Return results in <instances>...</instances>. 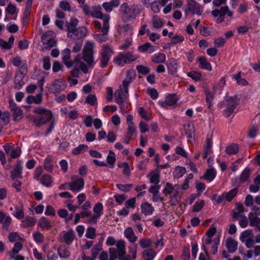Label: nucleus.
<instances>
[{
	"mask_svg": "<svg viewBox=\"0 0 260 260\" xmlns=\"http://www.w3.org/2000/svg\"><path fill=\"white\" fill-rule=\"evenodd\" d=\"M22 248V244L20 242H16L14 247L13 248L12 251L10 252L9 255L10 258L14 259L15 258L14 255L17 254L19 251Z\"/></svg>",
	"mask_w": 260,
	"mask_h": 260,
	"instance_id": "33",
	"label": "nucleus"
},
{
	"mask_svg": "<svg viewBox=\"0 0 260 260\" xmlns=\"http://www.w3.org/2000/svg\"><path fill=\"white\" fill-rule=\"evenodd\" d=\"M204 203V200H201L200 202H196L192 208V212H197L200 211L203 208Z\"/></svg>",
	"mask_w": 260,
	"mask_h": 260,
	"instance_id": "61",
	"label": "nucleus"
},
{
	"mask_svg": "<svg viewBox=\"0 0 260 260\" xmlns=\"http://www.w3.org/2000/svg\"><path fill=\"white\" fill-rule=\"evenodd\" d=\"M66 86L61 80H55L49 87V91L50 93H55L63 90Z\"/></svg>",
	"mask_w": 260,
	"mask_h": 260,
	"instance_id": "11",
	"label": "nucleus"
},
{
	"mask_svg": "<svg viewBox=\"0 0 260 260\" xmlns=\"http://www.w3.org/2000/svg\"><path fill=\"white\" fill-rule=\"evenodd\" d=\"M121 15L122 20L126 22L132 19V11L131 6L129 7L127 3H124L121 5L119 9Z\"/></svg>",
	"mask_w": 260,
	"mask_h": 260,
	"instance_id": "10",
	"label": "nucleus"
},
{
	"mask_svg": "<svg viewBox=\"0 0 260 260\" xmlns=\"http://www.w3.org/2000/svg\"><path fill=\"white\" fill-rule=\"evenodd\" d=\"M167 68L169 74H173L177 71V62L174 58H171L167 62Z\"/></svg>",
	"mask_w": 260,
	"mask_h": 260,
	"instance_id": "19",
	"label": "nucleus"
},
{
	"mask_svg": "<svg viewBox=\"0 0 260 260\" xmlns=\"http://www.w3.org/2000/svg\"><path fill=\"white\" fill-rule=\"evenodd\" d=\"M237 207L232 210V219L233 221H235L236 220H239L242 218V217L245 215L243 214L244 211V208L242 204L237 203H236Z\"/></svg>",
	"mask_w": 260,
	"mask_h": 260,
	"instance_id": "12",
	"label": "nucleus"
},
{
	"mask_svg": "<svg viewBox=\"0 0 260 260\" xmlns=\"http://www.w3.org/2000/svg\"><path fill=\"white\" fill-rule=\"evenodd\" d=\"M250 174V170L248 168H245L240 175L238 186L246 182L249 177Z\"/></svg>",
	"mask_w": 260,
	"mask_h": 260,
	"instance_id": "25",
	"label": "nucleus"
},
{
	"mask_svg": "<svg viewBox=\"0 0 260 260\" xmlns=\"http://www.w3.org/2000/svg\"><path fill=\"white\" fill-rule=\"evenodd\" d=\"M88 149V146L86 145L81 144L73 150V153L75 155H78Z\"/></svg>",
	"mask_w": 260,
	"mask_h": 260,
	"instance_id": "53",
	"label": "nucleus"
},
{
	"mask_svg": "<svg viewBox=\"0 0 260 260\" xmlns=\"http://www.w3.org/2000/svg\"><path fill=\"white\" fill-rule=\"evenodd\" d=\"M101 7H93L94 11L91 12L90 15L93 17L102 19L103 21V26L102 29V32L104 33V34H107L109 30V17L108 16H103V14L100 11L101 9Z\"/></svg>",
	"mask_w": 260,
	"mask_h": 260,
	"instance_id": "5",
	"label": "nucleus"
},
{
	"mask_svg": "<svg viewBox=\"0 0 260 260\" xmlns=\"http://www.w3.org/2000/svg\"><path fill=\"white\" fill-rule=\"evenodd\" d=\"M178 101L176 94H171L168 95L165 102H159L161 107L168 109V107L175 105Z\"/></svg>",
	"mask_w": 260,
	"mask_h": 260,
	"instance_id": "13",
	"label": "nucleus"
},
{
	"mask_svg": "<svg viewBox=\"0 0 260 260\" xmlns=\"http://www.w3.org/2000/svg\"><path fill=\"white\" fill-rule=\"evenodd\" d=\"M124 234L131 243L135 242L137 240V237L135 236L134 231L131 227H128L124 230Z\"/></svg>",
	"mask_w": 260,
	"mask_h": 260,
	"instance_id": "20",
	"label": "nucleus"
},
{
	"mask_svg": "<svg viewBox=\"0 0 260 260\" xmlns=\"http://www.w3.org/2000/svg\"><path fill=\"white\" fill-rule=\"evenodd\" d=\"M241 72L240 71L237 75H233V78L237 81L238 84L242 86H245L248 84V82L244 78L241 77Z\"/></svg>",
	"mask_w": 260,
	"mask_h": 260,
	"instance_id": "48",
	"label": "nucleus"
},
{
	"mask_svg": "<svg viewBox=\"0 0 260 260\" xmlns=\"http://www.w3.org/2000/svg\"><path fill=\"white\" fill-rule=\"evenodd\" d=\"M85 236L87 238L94 239L96 236L95 228L92 227L88 228L86 230Z\"/></svg>",
	"mask_w": 260,
	"mask_h": 260,
	"instance_id": "55",
	"label": "nucleus"
},
{
	"mask_svg": "<svg viewBox=\"0 0 260 260\" xmlns=\"http://www.w3.org/2000/svg\"><path fill=\"white\" fill-rule=\"evenodd\" d=\"M156 253L152 249H148L143 252V257L145 260H152L155 257Z\"/></svg>",
	"mask_w": 260,
	"mask_h": 260,
	"instance_id": "34",
	"label": "nucleus"
},
{
	"mask_svg": "<svg viewBox=\"0 0 260 260\" xmlns=\"http://www.w3.org/2000/svg\"><path fill=\"white\" fill-rule=\"evenodd\" d=\"M177 187H179V185H175L173 186L171 183L167 182L166 183V187L163 190L162 192L166 196L171 194L173 192L174 189H176Z\"/></svg>",
	"mask_w": 260,
	"mask_h": 260,
	"instance_id": "40",
	"label": "nucleus"
},
{
	"mask_svg": "<svg viewBox=\"0 0 260 260\" xmlns=\"http://www.w3.org/2000/svg\"><path fill=\"white\" fill-rule=\"evenodd\" d=\"M203 12V7L194 0H188L186 8L185 9L186 15L190 13L192 15L197 14L200 16Z\"/></svg>",
	"mask_w": 260,
	"mask_h": 260,
	"instance_id": "4",
	"label": "nucleus"
},
{
	"mask_svg": "<svg viewBox=\"0 0 260 260\" xmlns=\"http://www.w3.org/2000/svg\"><path fill=\"white\" fill-rule=\"evenodd\" d=\"M205 93L206 94V103L208 105V107L211 109L212 106V100L214 98V94L212 93L208 89L205 90Z\"/></svg>",
	"mask_w": 260,
	"mask_h": 260,
	"instance_id": "42",
	"label": "nucleus"
},
{
	"mask_svg": "<svg viewBox=\"0 0 260 260\" xmlns=\"http://www.w3.org/2000/svg\"><path fill=\"white\" fill-rule=\"evenodd\" d=\"M165 59V54L161 53H158L154 55L151 58L152 61L155 63L164 62Z\"/></svg>",
	"mask_w": 260,
	"mask_h": 260,
	"instance_id": "38",
	"label": "nucleus"
},
{
	"mask_svg": "<svg viewBox=\"0 0 260 260\" xmlns=\"http://www.w3.org/2000/svg\"><path fill=\"white\" fill-rule=\"evenodd\" d=\"M250 225L256 227L260 231V218L256 216L254 217L250 221Z\"/></svg>",
	"mask_w": 260,
	"mask_h": 260,
	"instance_id": "63",
	"label": "nucleus"
},
{
	"mask_svg": "<svg viewBox=\"0 0 260 260\" xmlns=\"http://www.w3.org/2000/svg\"><path fill=\"white\" fill-rule=\"evenodd\" d=\"M116 246L117 247V251H118V256L125 255L126 251L124 241H119L116 244Z\"/></svg>",
	"mask_w": 260,
	"mask_h": 260,
	"instance_id": "46",
	"label": "nucleus"
},
{
	"mask_svg": "<svg viewBox=\"0 0 260 260\" xmlns=\"http://www.w3.org/2000/svg\"><path fill=\"white\" fill-rule=\"evenodd\" d=\"M42 101V95L41 93L38 94L36 96L30 95L27 97L26 102L28 104L35 103L39 104Z\"/></svg>",
	"mask_w": 260,
	"mask_h": 260,
	"instance_id": "30",
	"label": "nucleus"
},
{
	"mask_svg": "<svg viewBox=\"0 0 260 260\" xmlns=\"http://www.w3.org/2000/svg\"><path fill=\"white\" fill-rule=\"evenodd\" d=\"M62 61L68 68H71L74 64V60H70L71 58V51L69 49H65L62 52Z\"/></svg>",
	"mask_w": 260,
	"mask_h": 260,
	"instance_id": "14",
	"label": "nucleus"
},
{
	"mask_svg": "<svg viewBox=\"0 0 260 260\" xmlns=\"http://www.w3.org/2000/svg\"><path fill=\"white\" fill-rule=\"evenodd\" d=\"M124 58L123 63H129L137 58L133 55L131 52H128L124 54Z\"/></svg>",
	"mask_w": 260,
	"mask_h": 260,
	"instance_id": "52",
	"label": "nucleus"
},
{
	"mask_svg": "<svg viewBox=\"0 0 260 260\" xmlns=\"http://www.w3.org/2000/svg\"><path fill=\"white\" fill-rule=\"evenodd\" d=\"M97 99L95 95L89 94L86 98L85 103L91 106H94L96 104Z\"/></svg>",
	"mask_w": 260,
	"mask_h": 260,
	"instance_id": "51",
	"label": "nucleus"
},
{
	"mask_svg": "<svg viewBox=\"0 0 260 260\" xmlns=\"http://www.w3.org/2000/svg\"><path fill=\"white\" fill-rule=\"evenodd\" d=\"M11 218L10 217H6L5 214L0 211V222L4 224L5 226H8L10 224Z\"/></svg>",
	"mask_w": 260,
	"mask_h": 260,
	"instance_id": "45",
	"label": "nucleus"
},
{
	"mask_svg": "<svg viewBox=\"0 0 260 260\" xmlns=\"http://www.w3.org/2000/svg\"><path fill=\"white\" fill-rule=\"evenodd\" d=\"M185 173L186 170L184 167H177L173 172V176L174 178H179Z\"/></svg>",
	"mask_w": 260,
	"mask_h": 260,
	"instance_id": "41",
	"label": "nucleus"
},
{
	"mask_svg": "<svg viewBox=\"0 0 260 260\" xmlns=\"http://www.w3.org/2000/svg\"><path fill=\"white\" fill-rule=\"evenodd\" d=\"M21 161L19 160L14 167L13 171L11 172V178L14 179L16 178H22V167L21 165Z\"/></svg>",
	"mask_w": 260,
	"mask_h": 260,
	"instance_id": "15",
	"label": "nucleus"
},
{
	"mask_svg": "<svg viewBox=\"0 0 260 260\" xmlns=\"http://www.w3.org/2000/svg\"><path fill=\"white\" fill-rule=\"evenodd\" d=\"M238 192V187H235L230 191L226 193H223L224 194V198L228 201H231L233 198L237 195Z\"/></svg>",
	"mask_w": 260,
	"mask_h": 260,
	"instance_id": "36",
	"label": "nucleus"
},
{
	"mask_svg": "<svg viewBox=\"0 0 260 260\" xmlns=\"http://www.w3.org/2000/svg\"><path fill=\"white\" fill-rule=\"evenodd\" d=\"M16 212L14 214V216L19 219L24 218V215L23 211V208L21 206L16 207Z\"/></svg>",
	"mask_w": 260,
	"mask_h": 260,
	"instance_id": "59",
	"label": "nucleus"
},
{
	"mask_svg": "<svg viewBox=\"0 0 260 260\" xmlns=\"http://www.w3.org/2000/svg\"><path fill=\"white\" fill-rule=\"evenodd\" d=\"M13 116L14 121H20L23 117V111L19 108L13 111Z\"/></svg>",
	"mask_w": 260,
	"mask_h": 260,
	"instance_id": "57",
	"label": "nucleus"
},
{
	"mask_svg": "<svg viewBox=\"0 0 260 260\" xmlns=\"http://www.w3.org/2000/svg\"><path fill=\"white\" fill-rule=\"evenodd\" d=\"M21 154V148L19 146H17L16 148H13L12 150L11 153L9 155L11 158H17Z\"/></svg>",
	"mask_w": 260,
	"mask_h": 260,
	"instance_id": "60",
	"label": "nucleus"
},
{
	"mask_svg": "<svg viewBox=\"0 0 260 260\" xmlns=\"http://www.w3.org/2000/svg\"><path fill=\"white\" fill-rule=\"evenodd\" d=\"M74 231L71 229L68 232L66 233L63 236V240L67 245H70L75 238Z\"/></svg>",
	"mask_w": 260,
	"mask_h": 260,
	"instance_id": "32",
	"label": "nucleus"
},
{
	"mask_svg": "<svg viewBox=\"0 0 260 260\" xmlns=\"http://www.w3.org/2000/svg\"><path fill=\"white\" fill-rule=\"evenodd\" d=\"M109 252L110 253L109 260H115L118 258V251L116 249L114 248H110L109 249Z\"/></svg>",
	"mask_w": 260,
	"mask_h": 260,
	"instance_id": "64",
	"label": "nucleus"
},
{
	"mask_svg": "<svg viewBox=\"0 0 260 260\" xmlns=\"http://www.w3.org/2000/svg\"><path fill=\"white\" fill-rule=\"evenodd\" d=\"M38 224L42 228L49 229L51 225L50 221L45 217H42L38 222Z\"/></svg>",
	"mask_w": 260,
	"mask_h": 260,
	"instance_id": "43",
	"label": "nucleus"
},
{
	"mask_svg": "<svg viewBox=\"0 0 260 260\" xmlns=\"http://www.w3.org/2000/svg\"><path fill=\"white\" fill-rule=\"evenodd\" d=\"M152 21L153 26L155 28H161L163 25L162 20L156 17H153Z\"/></svg>",
	"mask_w": 260,
	"mask_h": 260,
	"instance_id": "58",
	"label": "nucleus"
},
{
	"mask_svg": "<svg viewBox=\"0 0 260 260\" xmlns=\"http://www.w3.org/2000/svg\"><path fill=\"white\" fill-rule=\"evenodd\" d=\"M44 169L49 172H52L53 169V165L52 163V160L50 157H47L44 163Z\"/></svg>",
	"mask_w": 260,
	"mask_h": 260,
	"instance_id": "50",
	"label": "nucleus"
},
{
	"mask_svg": "<svg viewBox=\"0 0 260 260\" xmlns=\"http://www.w3.org/2000/svg\"><path fill=\"white\" fill-rule=\"evenodd\" d=\"M216 175V172L213 169H208L205 174L201 177V179H203L205 180H208L209 181H211L215 178Z\"/></svg>",
	"mask_w": 260,
	"mask_h": 260,
	"instance_id": "31",
	"label": "nucleus"
},
{
	"mask_svg": "<svg viewBox=\"0 0 260 260\" xmlns=\"http://www.w3.org/2000/svg\"><path fill=\"white\" fill-rule=\"evenodd\" d=\"M112 51L108 46H104L101 55V66L102 68L106 67L109 61Z\"/></svg>",
	"mask_w": 260,
	"mask_h": 260,
	"instance_id": "9",
	"label": "nucleus"
},
{
	"mask_svg": "<svg viewBox=\"0 0 260 260\" xmlns=\"http://www.w3.org/2000/svg\"><path fill=\"white\" fill-rule=\"evenodd\" d=\"M200 63V68L206 69L208 71L212 70V67L210 62L207 61V58L205 56H201L198 58Z\"/></svg>",
	"mask_w": 260,
	"mask_h": 260,
	"instance_id": "26",
	"label": "nucleus"
},
{
	"mask_svg": "<svg viewBox=\"0 0 260 260\" xmlns=\"http://www.w3.org/2000/svg\"><path fill=\"white\" fill-rule=\"evenodd\" d=\"M102 249V242L99 241L98 244L95 245L91 250V258L88 257L87 260H94L95 259L100 251Z\"/></svg>",
	"mask_w": 260,
	"mask_h": 260,
	"instance_id": "21",
	"label": "nucleus"
},
{
	"mask_svg": "<svg viewBox=\"0 0 260 260\" xmlns=\"http://www.w3.org/2000/svg\"><path fill=\"white\" fill-rule=\"evenodd\" d=\"M184 130L188 139H194L195 129L192 124L188 123L184 125Z\"/></svg>",
	"mask_w": 260,
	"mask_h": 260,
	"instance_id": "22",
	"label": "nucleus"
},
{
	"mask_svg": "<svg viewBox=\"0 0 260 260\" xmlns=\"http://www.w3.org/2000/svg\"><path fill=\"white\" fill-rule=\"evenodd\" d=\"M141 211L145 215H150L154 211L153 207L147 202L143 203L141 206Z\"/></svg>",
	"mask_w": 260,
	"mask_h": 260,
	"instance_id": "28",
	"label": "nucleus"
},
{
	"mask_svg": "<svg viewBox=\"0 0 260 260\" xmlns=\"http://www.w3.org/2000/svg\"><path fill=\"white\" fill-rule=\"evenodd\" d=\"M41 183L47 187L50 186L52 183L51 176L48 174L43 175L41 179Z\"/></svg>",
	"mask_w": 260,
	"mask_h": 260,
	"instance_id": "54",
	"label": "nucleus"
},
{
	"mask_svg": "<svg viewBox=\"0 0 260 260\" xmlns=\"http://www.w3.org/2000/svg\"><path fill=\"white\" fill-rule=\"evenodd\" d=\"M35 222L36 220L34 217H27L25 220L22 221L21 226L25 228L34 225Z\"/></svg>",
	"mask_w": 260,
	"mask_h": 260,
	"instance_id": "47",
	"label": "nucleus"
},
{
	"mask_svg": "<svg viewBox=\"0 0 260 260\" xmlns=\"http://www.w3.org/2000/svg\"><path fill=\"white\" fill-rule=\"evenodd\" d=\"M238 104V100L237 95L233 96L226 95L224 98V101L219 106L220 108H223V106L225 107V109L223 111V113L225 117H229L234 113Z\"/></svg>",
	"mask_w": 260,
	"mask_h": 260,
	"instance_id": "3",
	"label": "nucleus"
},
{
	"mask_svg": "<svg viewBox=\"0 0 260 260\" xmlns=\"http://www.w3.org/2000/svg\"><path fill=\"white\" fill-rule=\"evenodd\" d=\"M238 242L232 238L226 240V247L230 253H234L237 250Z\"/></svg>",
	"mask_w": 260,
	"mask_h": 260,
	"instance_id": "17",
	"label": "nucleus"
},
{
	"mask_svg": "<svg viewBox=\"0 0 260 260\" xmlns=\"http://www.w3.org/2000/svg\"><path fill=\"white\" fill-rule=\"evenodd\" d=\"M52 34V31H48L42 35L41 40L44 45L43 50L49 49L56 45L55 40L51 36Z\"/></svg>",
	"mask_w": 260,
	"mask_h": 260,
	"instance_id": "7",
	"label": "nucleus"
},
{
	"mask_svg": "<svg viewBox=\"0 0 260 260\" xmlns=\"http://www.w3.org/2000/svg\"><path fill=\"white\" fill-rule=\"evenodd\" d=\"M72 181L69 183V189L73 191L79 192L84 187V181L83 179L79 178L77 176L72 177Z\"/></svg>",
	"mask_w": 260,
	"mask_h": 260,
	"instance_id": "8",
	"label": "nucleus"
},
{
	"mask_svg": "<svg viewBox=\"0 0 260 260\" xmlns=\"http://www.w3.org/2000/svg\"><path fill=\"white\" fill-rule=\"evenodd\" d=\"M132 11V19H135L136 16L140 13L142 10V6L138 5L133 4L131 6Z\"/></svg>",
	"mask_w": 260,
	"mask_h": 260,
	"instance_id": "37",
	"label": "nucleus"
},
{
	"mask_svg": "<svg viewBox=\"0 0 260 260\" xmlns=\"http://www.w3.org/2000/svg\"><path fill=\"white\" fill-rule=\"evenodd\" d=\"M24 75L22 74H16L14 79V88L17 90H20L24 84L23 81Z\"/></svg>",
	"mask_w": 260,
	"mask_h": 260,
	"instance_id": "23",
	"label": "nucleus"
},
{
	"mask_svg": "<svg viewBox=\"0 0 260 260\" xmlns=\"http://www.w3.org/2000/svg\"><path fill=\"white\" fill-rule=\"evenodd\" d=\"M78 20L76 18H72L70 22H67V31L68 32V37L72 38V36H70L69 34L71 32V30L76 28V27L77 26Z\"/></svg>",
	"mask_w": 260,
	"mask_h": 260,
	"instance_id": "29",
	"label": "nucleus"
},
{
	"mask_svg": "<svg viewBox=\"0 0 260 260\" xmlns=\"http://www.w3.org/2000/svg\"><path fill=\"white\" fill-rule=\"evenodd\" d=\"M136 76L135 70L134 69H131L127 72L126 78L123 81L128 82V84H129L135 78Z\"/></svg>",
	"mask_w": 260,
	"mask_h": 260,
	"instance_id": "49",
	"label": "nucleus"
},
{
	"mask_svg": "<svg viewBox=\"0 0 260 260\" xmlns=\"http://www.w3.org/2000/svg\"><path fill=\"white\" fill-rule=\"evenodd\" d=\"M254 235L252 230H247L243 231L240 237V240L242 242H245L248 248H251L254 244Z\"/></svg>",
	"mask_w": 260,
	"mask_h": 260,
	"instance_id": "6",
	"label": "nucleus"
},
{
	"mask_svg": "<svg viewBox=\"0 0 260 260\" xmlns=\"http://www.w3.org/2000/svg\"><path fill=\"white\" fill-rule=\"evenodd\" d=\"M159 173L160 170H159L158 169H156L155 171H151L150 175L148 176H150V182L151 183L157 184L159 182Z\"/></svg>",
	"mask_w": 260,
	"mask_h": 260,
	"instance_id": "27",
	"label": "nucleus"
},
{
	"mask_svg": "<svg viewBox=\"0 0 260 260\" xmlns=\"http://www.w3.org/2000/svg\"><path fill=\"white\" fill-rule=\"evenodd\" d=\"M116 186L121 191L125 192H128L131 190V189L132 188V187L133 186V184H117Z\"/></svg>",
	"mask_w": 260,
	"mask_h": 260,
	"instance_id": "56",
	"label": "nucleus"
},
{
	"mask_svg": "<svg viewBox=\"0 0 260 260\" xmlns=\"http://www.w3.org/2000/svg\"><path fill=\"white\" fill-rule=\"evenodd\" d=\"M59 6V7L64 11H69V12L71 11V5L67 1H62L60 2Z\"/></svg>",
	"mask_w": 260,
	"mask_h": 260,
	"instance_id": "62",
	"label": "nucleus"
},
{
	"mask_svg": "<svg viewBox=\"0 0 260 260\" xmlns=\"http://www.w3.org/2000/svg\"><path fill=\"white\" fill-rule=\"evenodd\" d=\"M87 29L83 26L79 27L71 30V32L76 36L77 39H81L84 38L87 34Z\"/></svg>",
	"mask_w": 260,
	"mask_h": 260,
	"instance_id": "18",
	"label": "nucleus"
},
{
	"mask_svg": "<svg viewBox=\"0 0 260 260\" xmlns=\"http://www.w3.org/2000/svg\"><path fill=\"white\" fill-rule=\"evenodd\" d=\"M93 44L87 42L83 50V55L78 54L74 59V63L77 64V67L85 74L88 72L87 65L81 61L83 59L87 62L89 67L93 66Z\"/></svg>",
	"mask_w": 260,
	"mask_h": 260,
	"instance_id": "1",
	"label": "nucleus"
},
{
	"mask_svg": "<svg viewBox=\"0 0 260 260\" xmlns=\"http://www.w3.org/2000/svg\"><path fill=\"white\" fill-rule=\"evenodd\" d=\"M180 188V186H179V187H177L176 188V189H174L175 190V192L174 193H173V195H171L170 196V202H171V205L172 206H175L176 205H177L180 200H181V196L179 195L178 193H179V189Z\"/></svg>",
	"mask_w": 260,
	"mask_h": 260,
	"instance_id": "24",
	"label": "nucleus"
},
{
	"mask_svg": "<svg viewBox=\"0 0 260 260\" xmlns=\"http://www.w3.org/2000/svg\"><path fill=\"white\" fill-rule=\"evenodd\" d=\"M114 96L115 102L119 104L120 106L123 105L126 99V96L123 93L121 87H120L119 89L115 91Z\"/></svg>",
	"mask_w": 260,
	"mask_h": 260,
	"instance_id": "16",
	"label": "nucleus"
},
{
	"mask_svg": "<svg viewBox=\"0 0 260 260\" xmlns=\"http://www.w3.org/2000/svg\"><path fill=\"white\" fill-rule=\"evenodd\" d=\"M239 151V147L237 144L234 143L231 144L226 147L225 149L226 153L229 155L236 154Z\"/></svg>",
	"mask_w": 260,
	"mask_h": 260,
	"instance_id": "39",
	"label": "nucleus"
},
{
	"mask_svg": "<svg viewBox=\"0 0 260 260\" xmlns=\"http://www.w3.org/2000/svg\"><path fill=\"white\" fill-rule=\"evenodd\" d=\"M33 113L39 114L38 117H34L33 121L37 127H40L42 125L45 124L51 120L52 117V113L49 110L38 107L33 110Z\"/></svg>",
	"mask_w": 260,
	"mask_h": 260,
	"instance_id": "2",
	"label": "nucleus"
},
{
	"mask_svg": "<svg viewBox=\"0 0 260 260\" xmlns=\"http://www.w3.org/2000/svg\"><path fill=\"white\" fill-rule=\"evenodd\" d=\"M10 113L8 111H5L0 116V125L4 126L9 122Z\"/></svg>",
	"mask_w": 260,
	"mask_h": 260,
	"instance_id": "35",
	"label": "nucleus"
},
{
	"mask_svg": "<svg viewBox=\"0 0 260 260\" xmlns=\"http://www.w3.org/2000/svg\"><path fill=\"white\" fill-rule=\"evenodd\" d=\"M59 256L61 258H67L70 255V252L64 246H60L57 249Z\"/></svg>",
	"mask_w": 260,
	"mask_h": 260,
	"instance_id": "44",
	"label": "nucleus"
}]
</instances>
